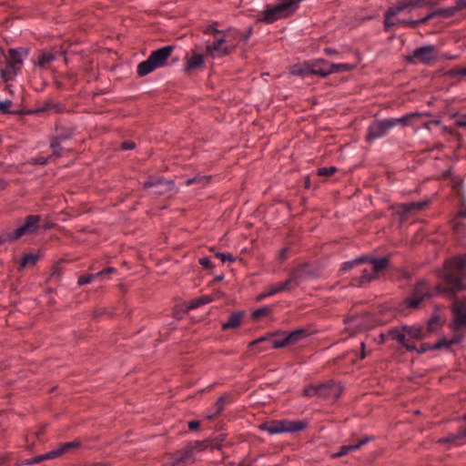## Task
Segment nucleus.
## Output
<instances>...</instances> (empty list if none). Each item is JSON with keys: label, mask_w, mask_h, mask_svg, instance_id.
Here are the masks:
<instances>
[{"label": "nucleus", "mask_w": 466, "mask_h": 466, "mask_svg": "<svg viewBox=\"0 0 466 466\" xmlns=\"http://www.w3.org/2000/svg\"><path fill=\"white\" fill-rule=\"evenodd\" d=\"M440 282L436 291L452 299L451 328L454 330L466 329V253L445 260L437 270Z\"/></svg>", "instance_id": "f257e3e1"}, {"label": "nucleus", "mask_w": 466, "mask_h": 466, "mask_svg": "<svg viewBox=\"0 0 466 466\" xmlns=\"http://www.w3.org/2000/svg\"><path fill=\"white\" fill-rule=\"evenodd\" d=\"M27 51L23 48H11L8 55H0V77L4 82L13 80L21 71L23 57Z\"/></svg>", "instance_id": "f03ea898"}, {"label": "nucleus", "mask_w": 466, "mask_h": 466, "mask_svg": "<svg viewBox=\"0 0 466 466\" xmlns=\"http://www.w3.org/2000/svg\"><path fill=\"white\" fill-rule=\"evenodd\" d=\"M308 423L303 420H270L259 425L261 431H267L268 434H279L287 432H298L304 430Z\"/></svg>", "instance_id": "7ed1b4c3"}, {"label": "nucleus", "mask_w": 466, "mask_h": 466, "mask_svg": "<svg viewBox=\"0 0 466 466\" xmlns=\"http://www.w3.org/2000/svg\"><path fill=\"white\" fill-rule=\"evenodd\" d=\"M438 55V48L433 45H429L416 48L412 54L406 56V61L411 65L430 66L437 60Z\"/></svg>", "instance_id": "20e7f679"}, {"label": "nucleus", "mask_w": 466, "mask_h": 466, "mask_svg": "<svg viewBox=\"0 0 466 466\" xmlns=\"http://www.w3.org/2000/svg\"><path fill=\"white\" fill-rule=\"evenodd\" d=\"M371 265V269L363 268L360 270V276L358 285L364 286L379 277V273L388 268L390 260L387 258H368Z\"/></svg>", "instance_id": "39448f33"}, {"label": "nucleus", "mask_w": 466, "mask_h": 466, "mask_svg": "<svg viewBox=\"0 0 466 466\" xmlns=\"http://www.w3.org/2000/svg\"><path fill=\"white\" fill-rule=\"evenodd\" d=\"M431 203V199L426 198L420 201L403 203L392 208L393 216L396 219L403 222L410 216L425 209Z\"/></svg>", "instance_id": "423d86ee"}, {"label": "nucleus", "mask_w": 466, "mask_h": 466, "mask_svg": "<svg viewBox=\"0 0 466 466\" xmlns=\"http://www.w3.org/2000/svg\"><path fill=\"white\" fill-rule=\"evenodd\" d=\"M226 440L225 434H219L215 438L206 439L203 441H189L187 445L193 451H220L224 447V442Z\"/></svg>", "instance_id": "0eeeda50"}, {"label": "nucleus", "mask_w": 466, "mask_h": 466, "mask_svg": "<svg viewBox=\"0 0 466 466\" xmlns=\"http://www.w3.org/2000/svg\"><path fill=\"white\" fill-rule=\"evenodd\" d=\"M392 128V123L390 118L375 120L370 125L368 128L366 140L370 142L372 140L381 138L385 137Z\"/></svg>", "instance_id": "6e6552de"}, {"label": "nucleus", "mask_w": 466, "mask_h": 466, "mask_svg": "<svg viewBox=\"0 0 466 466\" xmlns=\"http://www.w3.org/2000/svg\"><path fill=\"white\" fill-rule=\"evenodd\" d=\"M228 40L224 35L215 37V41L212 44H208L206 46V56L214 58L217 56H222L229 55L233 46H228Z\"/></svg>", "instance_id": "1a4fd4ad"}, {"label": "nucleus", "mask_w": 466, "mask_h": 466, "mask_svg": "<svg viewBox=\"0 0 466 466\" xmlns=\"http://www.w3.org/2000/svg\"><path fill=\"white\" fill-rule=\"evenodd\" d=\"M342 386L334 380H328L319 384V398L324 400H337L342 393Z\"/></svg>", "instance_id": "9d476101"}, {"label": "nucleus", "mask_w": 466, "mask_h": 466, "mask_svg": "<svg viewBox=\"0 0 466 466\" xmlns=\"http://www.w3.org/2000/svg\"><path fill=\"white\" fill-rule=\"evenodd\" d=\"M206 57H208L206 53L203 54L197 48L191 50V54L187 55L186 56V65L184 68L185 72L187 74H190L196 70L200 69L204 65Z\"/></svg>", "instance_id": "9b49d317"}, {"label": "nucleus", "mask_w": 466, "mask_h": 466, "mask_svg": "<svg viewBox=\"0 0 466 466\" xmlns=\"http://www.w3.org/2000/svg\"><path fill=\"white\" fill-rule=\"evenodd\" d=\"M41 222V218L37 215L27 216L13 233H34L39 229H46L47 228H45Z\"/></svg>", "instance_id": "f8f14e48"}, {"label": "nucleus", "mask_w": 466, "mask_h": 466, "mask_svg": "<svg viewBox=\"0 0 466 466\" xmlns=\"http://www.w3.org/2000/svg\"><path fill=\"white\" fill-rule=\"evenodd\" d=\"M388 337H390V339L401 344L408 351H413L416 350L415 344L410 341V339L407 338L406 331L403 329V326L400 328H393L388 330Z\"/></svg>", "instance_id": "ddd939ff"}, {"label": "nucleus", "mask_w": 466, "mask_h": 466, "mask_svg": "<svg viewBox=\"0 0 466 466\" xmlns=\"http://www.w3.org/2000/svg\"><path fill=\"white\" fill-rule=\"evenodd\" d=\"M172 51V46H166L164 47L153 51L148 57L152 60L154 66H156L158 68L166 64V61L171 55Z\"/></svg>", "instance_id": "4468645a"}, {"label": "nucleus", "mask_w": 466, "mask_h": 466, "mask_svg": "<svg viewBox=\"0 0 466 466\" xmlns=\"http://www.w3.org/2000/svg\"><path fill=\"white\" fill-rule=\"evenodd\" d=\"M44 253L41 249H38L35 253H25L19 259V271H23L25 268L35 267L37 262L43 258Z\"/></svg>", "instance_id": "2eb2a0df"}, {"label": "nucleus", "mask_w": 466, "mask_h": 466, "mask_svg": "<svg viewBox=\"0 0 466 466\" xmlns=\"http://www.w3.org/2000/svg\"><path fill=\"white\" fill-rule=\"evenodd\" d=\"M309 69L311 75L325 77L330 75V63L324 59L310 60Z\"/></svg>", "instance_id": "dca6fc26"}, {"label": "nucleus", "mask_w": 466, "mask_h": 466, "mask_svg": "<svg viewBox=\"0 0 466 466\" xmlns=\"http://www.w3.org/2000/svg\"><path fill=\"white\" fill-rule=\"evenodd\" d=\"M371 440H373L372 437H365L355 444L342 445L337 452L331 454V458L337 459L348 454L349 452L355 451L370 442Z\"/></svg>", "instance_id": "f3484780"}, {"label": "nucleus", "mask_w": 466, "mask_h": 466, "mask_svg": "<svg viewBox=\"0 0 466 466\" xmlns=\"http://www.w3.org/2000/svg\"><path fill=\"white\" fill-rule=\"evenodd\" d=\"M424 115L422 113L412 112L407 114L399 118H390L392 123V127H395L399 125L407 127V126H414L418 123V120L420 119Z\"/></svg>", "instance_id": "a211bd4d"}, {"label": "nucleus", "mask_w": 466, "mask_h": 466, "mask_svg": "<svg viewBox=\"0 0 466 466\" xmlns=\"http://www.w3.org/2000/svg\"><path fill=\"white\" fill-rule=\"evenodd\" d=\"M277 335H279L278 332L277 333H268L266 336H262V337L253 340L252 342L249 343V346H253L255 344L260 343L265 340L270 341L273 349L283 348L287 345H289L286 336H284V338L281 339H278L274 338Z\"/></svg>", "instance_id": "6ab92c4d"}, {"label": "nucleus", "mask_w": 466, "mask_h": 466, "mask_svg": "<svg viewBox=\"0 0 466 466\" xmlns=\"http://www.w3.org/2000/svg\"><path fill=\"white\" fill-rule=\"evenodd\" d=\"M194 453L187 444L186 447L182 450L177 451L174 453V461L170 464V466H177L180 463L194 461Z\"/></svg>", "instance_id": "aec40b11"}, {"label": "nucleus", "mask_w": 466, "mask_h": 466, "mask_svg": "<svg viewBox=\"0 0 466 466\" xmlns=\"http://www.w3.org/2000/svg\"><path fill=\"white\" fill-rule=\"evenodd\" d=\"M423 299L421 298L411 292V294L399 305L398 309L399 311L407 314L408 310L418 309Z\"/></svg>", "instance_id": "412c9836"}, {"label": "nucleus", "mask_w": 466, "mask_h": 466, "mask_svg": "<svg viewBox=\"0 0 466 466\" xmlns=\"http://www.w3.org/2000/svg\"><path fill=\"white\" fill-rule=\"evenodd\" d=\"M81 444H82L81 441L78 440L62 443L56 449L50 451L51 457H53V459L60 457L66 452H70L74 450L80 448Z\"/></svg>", "instance_id": "4be33fe9"}, {"label": "nucleus", "mask_w": 466, "mask_h": 466, "mask_svg": "<svg viewBox=\"0 0 466 466\" xmlns=\"http://www.w3.org/2000/svg\"><path fill=\"white\" fill-rule=\"evenodd\" d=\"M351 320L356 322L357 326H360L361 329H369L377 325L374 317L369 312L354 316L351 318Z\"/></svg>", "instance_id": "5701e85b"}, {"label": "nucleus", "mask_w": 466, "mask_h": 466, "mask_svg": "<svg viewBox=\"0 0 466 466\" xmlns=\"http://www.w3.org/2000/svg\"><path fill=\"white\" fill-rule=\"evenodd\" d=\"M412 293L424 299L431 298L433 293L431 291L430 283L425 279L418 280L412 289Z\"/></svg>", "instance_id": "b1692460"}, {"label": "nucleus", "mask_w": 466, "mask_h": 466, "mask_svg": "<svg viewBox=\"0 0 466 466\" xmlns=\"http://www.w3.org/2000/svg\"><path fill=\"white\" fill-rule=\"evenodd\" d=\"M403 329L406 331L407 338L413 339H422L427 338V331L420 326H409L403 325Z\"/></svg>", "instance_id": "393cba45"}, {"label": "nucleus", "mask_w": 466, "mask_h": 466, "mask_svg": "<svg viewBox=\"0 0 466 466\" xmlns=\"http://www.w3.org/2000/svg\"><path fill=\"white\" fill-rule=\"evenodd\" d=\"M145 187H156V193L160 194L164 191L170 190L173 184L170 181H164L163 179H148L144 183Z\"/></svg>", "instance_id": "a878e982"}, {"label": "nucleus", "mask_w": 466, "mask_h": 466, "mask_svg": "<svg viewBox=\"0 0 466 466\" xmlns=\"http://www.w3.org/2000/svg\"><path fill=\"white\" fill-rule=\"evenodd\" d=\"M244 316V311H236L230 314L228 319L222 323V329L228 330L231 329H236L240 325L241 319Z\"/></svg>", "instance_id": "bb28decb"}, {"label": "nucleus", "mask_w": 466, "mask_h": 466, "mask_svg": "<svg viewBox=\"0 0 466 466\" xmlns=\"http://www.w3.org/2000/svg\"><path fill=\"white\" fill-rule=\"evenodd\" d=\"M290 74L301 77L311 75L309 69V61L304 62L303 64H296L292 66L290 68Z\"/></svg>", "instance_id": "cd10ccee"}, {"label": "nucleus", "mask_w": 466, "mask_h": 466, "mask_svg": "<svg viewBox=\"0 0 466 466\" xmlns=\"http://www.w3.org/2000/svg\"><path fill=\"white\" fill-rule=\"evenodd\" d=\"M307 268V264L297 267L290 271L289 277L299 285V281L308 275Z\"/></svg>", "instance_id": "c85d7f7f"}, {"label": "nucleus", "mask_w": 466, "mask_h": 466, "mask_svg": "<svg viewBox=\"0 0 466 466\" xmlns=\"http://www.w3.org/2000/svg\"><path fill=\"white\" fill-rule=\"evenodd\" d=\"M157 68V67L156 66H154V63L152 62V60L149 57H147V60H145L137 65V74L140 76H147L149 73L153 72Z\"/></svg>", "instance_id": "c756f323"}, {"label": "nucleus", "mask_w": 466, "mask_h": 466, "mask_svg": "<svg viewBox=\"0 0 466 466\" xmlns=\"http://www.w3.org/2000/svg\"><path fill=\"white\" fill-rule=\"evenodd\" d=\"M225 405H226V397L220 396L217 400V401L214 403V405L212 406V415H205V418L207 420L214 419L217 415L220 414L224 410Z\"/></svg>", "instance_id": "7c9ffc66"}, {"label": "nucleus", "mask_w": 466, "mask_h": 466, "mask_svg": "<svg viewBox=\"0 0 466 466\" xmlns=\"http://www.w3.org/2000/svg\"><path fill=\"white\" fill-rule=\"evenodd\" d=\"M442 326L441 319L439 315H433L427 322V336L430 333L436 332Z\"/></svg>", "instance_id": "2f4dec72"}, {"label": "nucleus", "mask_w": 466, "mask_h": 466, "mask_svg": "<svg viewBox=\"0 0 466 466\" xmlns=\"http://www.w3.org/2000/svg\"><path fill=\"white\" fill-rule=\"evenodd\" d=\"M56 56L50 52H43L38 59L35 65L41 68H46L54 60Z\"/></svg>", "instance_id": "473e14b6"}, {"label": "nucleus", "mask_w": 466, "mask_h": 466, "mask_svg": "<svg viewBox=\"0 0 466 466\" xmlns=\"http://www.w3.org/2000/svg\"><path fill=\"white\" fill-rule=\"evenodd\" d=\"M307 337V331L304 329H299L293 330L289 334L286 335L289 344H294Z\"/></svg>", "instance_id": "72a5a7b5"}, {"label": "nucleus", "mask_w": 466, "mask_h": 466, "mask_svg": "<svg viewBox=\"0 0 466 466\" xmlns=\"http://www.w3.org/2000/svg\"><path fill=\"white\" fill-rule=\"evenodd\" d=\"M213 299H214L213 297L210 295H203L199 298L192 299L189 303L188 309H197L202 305L212 302Z\"/></svg>", "instance_id": "f704fd0d"}, {"label": "nucleus", "mask_w": 466, "mask_h": 466, "mask_svg": "<svg viewBox=\"0 0 466 466\" xmlns=\"http://www.w3.org/2000/svg\"><path fill=\"white\" fill-rule=\"evenodd\" d=\"M463 439L462 436H461V429H458V431L456 433H451L448 436L440 439L439 443L445 444H457L458 441H461Z\"/></svg>", "instance_id": "c9c22d12"}, {"label": "nucleus", "mask_w": 466, "mask_h": 466, "mask_svg": "<svg viewBox=\"0 0 466 466\" xmlns=\"http://www.w3.org/2000/svg\"><path fill=\"white\" fill-rule=\"evenodd\" d=\"M51 459H53V457H51V451H48L45 454H40V455L35 456L33 458L25 460L23 461V464L32 465V464L39 463L45 460H51Z\"/></svg>", "instance_id": "e433bc0d"}, {"label": "nucleus", "mask_w": 466, "mask_h": 466, "mask_svg": "<svg viewBox=\"0 0 466 466\" xmlns=\"http://www.w3.org/2000/svg\"><path fill=\"white\" fill-rule=\"evenodd\" d=\"M366 260H368V257H360V258H357L353 260L344 262V263H342V265L340 267V270L341 271L349 270V269L354 268L355 266L365 262Z\"/></svg>", "instance_id": "4c0bfd02"}, {"label": "nucleus", "mask_w": 466, "mask_h": 466, "mask_svg": "<svg viewBox=\"0 0 466 466\" xmlns=\"http://www.w3.org/2000/svg\"><path fill=\"white\" fill-rule=\"evenodd\" d=\"M459 10L457 8V5L447 7V8H440L436 10V14L438 15L443 16V17H451L453 16Z\"/></svg>", "instance_id": "58836bf2"}, {"label": "nucleus", "mask_w": 466, "mask_h": 466, "mask_svg": "<svg viewBox=\"0 0 466 466\" xmlns=\"http://www.w3.org/2000/svg\"><path fill=\"white\" fill-rule=\"evenodd\" d=\"M278 285L281 292L292 290L299 286L289 277L285 281L279 282Z\"/></svg>", "instance_id": "ea45409f"}, {"label": "nucleus", "mask_w": 466, "mask_h": 466, "mask_svg": "<svg viewBox=\"0 0 466 466\" xmlns=\"http://www.w3.org/2000/svg\"><path fill=\"white\" fill-rule=\"evenodd\" d=\"M210 179V177L208 176H196L192 178H189L186 181L187 186H191L193 184H200V185H206Z\"/></svg>", "instance_id": "a19ab883"}, {"label": "nucleus", "mask_w": 466, "mask_h": 466, "mask_svg": "<svg viewBox=\"0 0 466 466\" xmlns=\"http://www.w3.org/2000/svg\"><path fill=\"white\" fill-rule=\"evenodd\" d=\"M281 292L278 283L271 286L266 292H263V293H260L258 297H257V299L258 300H262L263 299L267 298V297H269V296H273L277 293H279Z\"/></svg>", "instance_id": "79ce46f5"}, {"label": "nucleus", "mask_w": 466, "mask_h": 466, "mask_svg": "<svg viewBox=\"0 0 466 466\" xmlns=\"http://www.w3.org/2000/svg\"><path fill=\"white\" fill-rule=\"evenodd\" d=\"M394 15H390L389 12L385 13V19H384V29L385 31L389 32L390 29L395 26L396 25H400L398 23V19H393Z\"/></svg>", "instance_id": "37998d69"}, {"label": "nucleus", "mask_w": 466, "mask_h": 466, "mask_svg": "<svg viewBox=\"0 0 466 466\" xmlns=\"http://www.w3.org/2000/svg\"><path fill=\"white\" fill-rule=\"evenodd\" d=\"M100 276H101V273L82 275L78 278L77 284L79 286L88 284V283L92 282L95 279H96L97 277H100Z\"/></svg>", "instance_id": "c03bdc74"}, {"label": "nucleus", "mask_w": 466, "mask_h": 466, "mask_svg": "<svg viewBox=\"0 0 466 466\" xmlns=\"http://www.w3.org/2000/svg\"><path fill=\"white\" fill-rule=\"evenodd\" d=\"M51 148L53 149V153L49 156L50 160H52L54 157H59L62 155V148L59 147V140L58 138L54 139L51 142L50 145Z\"/></svg>", "instance_id": "a18cd8bd"}, {"label": "nucleus", "mask_w": 466, "mask_h": 466, "mask_svg": "<svg viewBox=\"0 0 466 466\" xmlns=\"http://www.w3.org/2000/svg\"><path fill=\"white\" fill-rule=\"evenodd\" d=\"M446 75L451 77L466 76V67H453Z\"/></svg>", "instance_id": "49530a36"}, {"label": "nucleus", "mask_w": 466, "mask_h": 466, "mask_svg": "<svg viewBox=\"0 0 466 466\" xmlns=\"http://www.w3.org/2000/svg\"><path fill=\"white\" fill-rule=\"evenodd\" d=\"M407 9L406 2H400L397 4L395 6L390 7L387 12H389L390 15H397L400 12Z\"/></svg>", "instance_id": "de8ad7c7"}, {"label": "nucleus", "mask_w": 466, "mask_h": 466, "mask_svg": "<svg viewBox=\"0 0 466 466\" xmlns=\"http://www.w3.org/2000/svg\"><path fill=\"white\" fill-rule=\"evenodd\" d=\"M431 349L433 350H441V349H446V350L451 349L449 339L446 338L441 339L440 340H438L436 343H434L431 346Z\"/></svg>", "instance_id": "09e8293b"}, {"label": "nucleus", "mask_w": 466, "mask_h": 466, "mask_svg": "<svg viewBox=\"0 0 466 466\" xmlns=\"http://www.w3.org/2000/svg\"><path fill=\"white\" fill-rule=\"evenodd\" d=\"M303 395L306 397H319V385H309L304 389Z\"/></svg>", "instance_id": "8fccbe9b"}, {"label": "nucleus", "mask_w": 466, "mask_h": 466, "mask_svg": "<svg viewBox=\"0 0 466 466\" xmlns=\"http://www.w3.org/2000/svg\"><path fill=\"white\" fill-rule=\"evenodd\" d=\"M216 25L217 24H212V25H207L204 28L203 33L207 34V35H211L214 37H217L218 35H223L224 33L222 31L217 29Z\"/></svg>", "instance_id": "3c124183"}, {"label": "nucleus", "mask_w": 466, "mask_h": 466, "mask_svg": "<svg viewBox=\"0 0 466 466\" xmlns=\"http://www.w3.org/2000/svg\"><path fill=\"white\" fill-rule=\"evenodd\" d=\"M271 312V309L268 307L259 308L252 312L253 319H259L262 316H266Z\"/></svg>", "instance_id": "603ef678"}, {"label": "nucleus", "mask_w": 466, "mask_h": 466, "mask_svg": "<svg viewBox=\"0 0 466 466\" xmlns=\"http://www.w3.org/2000/svg\"><path fill=\"white\" fill-rule=\"evenodd\" d=\"M337 171V168L335 167H319L318 169V175L321 177H330Z\"/></svg>", "instance_id": "864d4df0"}, {"label": "nucleus", "mask_w": 466, "mask_h": 466, "mask_svg": "<svg viewBox=\"0 0 466 466\" xmlns=\"http://www.w3.org/2000/svg\"><path fill=\"white\" fill-rule=\"evenodd\" d=\"M291 252V248L289 246H286L282 248L279 251L278 259L280 261V263L284 262L289 258V254Z\"/></svg>", "instance_id": "5fc2aeb1"}, {"label": "nucleus", "mask_w": 466, "mask_h": 466, "mask_svg": "<svg viewBox=\"0 0 466 466\" xmlns=\"http://www.w3.org/2000/svg\"><path fill=\"white\" fill-rule=\"evenodd\" d=\"M22 235H0V245L16 241Z\"/></svg>", "instance_id": "6e6d98bb"}, {"label": "nucleus", "mask_w": 466, "mask_h": 466, "mask_svg": "<svg viewBox=\"0 0 466 466\" xmlns=\"http://www.w3.org/2000/svg\"><path fill=\"white\" fill-rule=\"evenodd\" d=\"M398 23L400 25H406V26H409L410 28H416L418 27L420 24V20H401V19H398Z\"/></svg>", "instance_id": "4d7b16f0"}, {"label": "nucleus", "mask_w": 466, "mask_h": 466, "mask_svg": "<svg viewBox=\"0 0 466 466\" xmlns=\"http://www.w3.org/2000/svg\"><path fill=\"white\" fill-rule=\"evenodd\" d=\"M49 161H50L49 157H45L42 156H38V157H33L30 160V163L34 164V165H46Z\"/></svg>", "instance_id": "13d9d810"}, {"label": "nucleus", "mask_w": 466, "mask_h": 466, "mask_svg": "<svg viewBox=\"0 0 466 466\" xmlns=\"http://www.w3.org/2000/svg\"><path fill=\"white\" fill-rule=\"evenodd\" d=\"M348 69L349 66L347 64H330V74Z\"/></svg>", "instance_id": "bf43d9fd"}, {"label": "nucleus", "mask_w": 466, "mask_h": 466, "mask_svg": "<svg viewBox=\"0 0 466 466\" xmlns=\"http://www.w3.org/2000/svg\"><path fill=\"white\" fill-rule=\"evenodd\" d=\"M216 257L220 258L222 262L229 261L232 262L235 260V258L230 253H220L218 252Z\"/></svg>", "instance_id": "052dcab7"}, {"label": "nucleus", "mask_w": 466, "mask_h": 466, "mask_svg": "<svg viewBox=\"0 0 466 466\" xmlns=\"http://www.w3.org/2000/svg\"><path fill=\"white\" fill-rule=\"evenodd\" d=\"M423 5H424V1L423 0H409V1H406L407 8L420 7V6H422Z\"/></svg>", "instance_id": "680f3d73"}, {"label": "nucleus", "mask_w": 466, "mask_h": 466, "mask_svg": "<svg viewBox=\"0 0 466 466\" xmlns=\"http://www.w3.org/2000/svg\"><path fill=\"white\" fill-rule=\"evenodd\" d=\"M431 346L432 345H431L429 343H422L420 348L416 347V350H414L413 351H417L419 354H422V353H425V352H427L429 350H433L431 349Z\"/></svg>", "instance_id": "e2e57ef3"}, {"label": "nucleus", "mask_w": 466, "mask_h": 466, "mask_svg": "<svg viewBox=\"0 0 466 466\" xmlns=\"http://www.w3.org/2000/svg\"><path fill=\"white\" fill-rule=\"evenodd\" d=\"M12 106V102L10 100L1 101L0 102V112L7 113L9 112V108Z\"/></svg>", "instance_id": "0e129e2a"}, {"label": "nucleus", "mask_w": 466, "mask_h": 466, "mask_svg": "<svg viewBox=\"0 0 466 466\" xmlns=\"http://www.w3.org/2000/svg\"><path fill=\"white\" fill-rule=\"evenodd\" d=\"M456 126L459 127L466 128V114L461 115L457 117Z\"/></svg>", "instance_id": "69168bd1"}, {"label": "nucleus", "mask_w": 466, "mask_h": 466, "mask_svg": "<svg viewBox=\"0 0 466 466\" xmlns=\"http://www.w3.org/2000/svg\"><path fill=\"white\" fill-rule=\"evenodd\" d=\"M199 264L206 268H211L213 267L212 261L207 257L199 258Z\"/></svg>", "instance_id": "338daca9"}, {"label": "nucleus", "mask_w": 466, "mask_h": 466, "mask_svg": "<svg viewBox=\"0 0 466 466\" xmlns=\"http://www.w3.org/2000/svg\"><path fill=\"white\" fill-rule=\"evenodd\" d=\"M199 424H200L199 420H189V421L187 422V426H188V429H189L190 431H196V430H198V427H199Z\"/></svg>", "instance_id": "774afa93"}]
</instances>
